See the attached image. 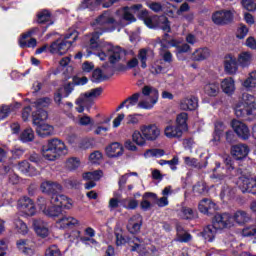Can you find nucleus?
<instances>
[{
	"mask_svg": "<svg viewBox=\"0 0 256 256\" xmlns=\"http://www.w3.org/2000/svg\"><path fill=\"white\" fill-rule=\"evenodd\" d=\"M117 26L118 22L115 21L110 12L106 11L100 15L93 24L94 33L90 38V47L92 49H96L98 46L97 41H99V36L103 35V33H107L108 31H115V27Z\"/></svg>",
	"mask_w": 256,
	"mask_h": 256,
	"instance_id": "1",
	"label": "nucleus"
},
{
	"mask_svg": "<svg viewBox=\"0 0 256 256\" xmlns=\"http://www.w3.org/2000/svg\"><path fill=\"white\" fill-rule=\"evenodd\" d=\"M161 135V130L157 125L150 124V125H143L139 131H134L132 134V139L136 145L143 146L147 141H156Z\"/></svg>",
	"mask_w": 256,
	"mask_h": 256,
	"instance_id": "2",
	"label": "nucleus"
},
{
	"mask_svg": "<svg viewBox=\"0 0 256 256\" xmlns=\"http://www.w3.org/2000/svg\"><path fill=\"white\" fill-rule=\"evenodd\" d=\"M49 114L47 111L41 110L37 113H32V123L36 127V133L39 137H51L55 133V128L49 124L43 123L47 121Z\"/></svg>",
	"mask_w": 256,
	"mask_h": 256,
	"instance_id": "3",
	"label": "nucleus"
},
{
	"mask_svg": "<svg viewBox=\"0 0 256 256\" xmlns=\"http://www.w3.org/2000/svg\"><path fill=\"white\" fill-rule=\"evenodd\" d=\"M77 40V32L72 31L65 35L63 39H58L50 45V53L56 55H65L73 43Z\"/></svg>",
	"mask_w": 256,
	"mask_h": 256,
	"instance_id": "4",
	"label": "nucleus"
},
{
	"mask_svg": "<svg viewBox=\"0 0 256 256\" xmlns=\"http://www.w3.org/2000/svg\"><path fill=\"white\" fill-rule=\"evenodd\" d=\"M142 95L145 99H141L138 103V109L151 110L159 101V90L151 85H145L142 88Z\"/></svg>",
	"mask_w": 256,
	"mask_h": 256,
	"instance_id": "5",
	"label": "nucleus"
},
{
	"mask_svg": "<svg viewBox=\"0 0 256 256\" xmlns=\"http://www.w3.org/2000/svg\"><path fill=\"white\" fill-rule=\"evenodd\" d=\"M160 44L159 55L164 61L171 65L173 63V54L169 51L170 47H178L179 43L177 40L169 39V34H165L162 39H158Z\"/></svg>",
	"mask_w": 256,
	"mask_h": 256,
	"instance_id": "6",
	"label": "nucleus"
},
{
	"mask_svg": "<svg viewBox=\"0 0 256 256\" xmlns=\"http://www.w3.org/2000/svg\"><path fill=\"white\" fill-rule=\"evenodd\" d=\"M144 23L149 29L159 27L165 33H171V24L166 16H146L144 18Z\"/></svg>",
	"mask_w": 256,
	"mask_h": 256,
	"instance_id": "7",
	"label": "nucleus"
},
{
	"mask_svg": "<svg viewBox=\"0 0 256 256\" xmlns=\"http://www.w3.org/2000/svg\"><path fill=\"white\" fill-rule=\"evenodd\" d=\"M235 11L233 10H219L212 14V21L215 25H229L233 21Z\"/></svg>",
	"mask_w": 256,
	"mask_h": 256,
	"instance_id": "8",
	"label": "nucleus"
},
{
	"mask_svg": "<svg viewBox=\"0 0 256 256\" xmlns=\"http://www.w3.org/2000/svg\"><path fill=\"white\" fill-rule=\"evenodd\" d=\"M18 209L24 213L26 217H33L37 213V208H35V203L31 198L24 196L18 201Z\"/></svg>",
	"mask_w": 256,
	"mask_h": 256,
	"instance_id": "9",
	"label": "nucleus"
},
{
	"mask_svg": "<svg viewBox=\"0 0 256 256\" xmlns=\"http://www.w3.org/2000/svg\"><path fill=\"white\" fill-rule=\"evenodd\" d=\"M256 178H251L247 176H240L238 179V187L242 193H252L256 195Z\"/></svg>",
	"mask_w": 256,
	"mask_h": 256,
	"instance_id": "10",
	"label": "nucleus"
},
{
	"mask_svg": "<svg viewBox=\"0 0 256 256\" xmlns=\"http://www.w3.org/2000/svg\"><path fill=\"white\" fill-rule=\"evenodd\" d=\"M213 224L217 229H231L233 227V216L229 213L216 214Z\"/></svg>",
	"mask_w": 256,
	"mask_h": 256,
	"instance_id": "11",
	"label": "nucleus"
},
{
	"mask_svg": "<svg viewBox=\"0 0 256 256\" xmlns=\"http://www.w3.org/2000/svg\"><path fill=\"white\" fill-rule=\"evenodd\" d=\"M231 127L234 129V132L240 139L247 141V139L251 137V131L245 123L239 120H232Z\"/></svg>",
	"mask_w": 256,
	"mask_h": 256,
	"instance_id": "12",
	"label": "nucleus"
},
{
	"mask_svg": "<svg viewBox=\"0 0 256 256\" xmlns=\"http://www.w3.org/2000/svg\"><path fill=\"white\" fill-rule=\"evenodd\" d=\"M106 50H107L109 62L112 65H115V63H119L121 59L125 58V51L121 49V47L119 46L109 45L107 46Z\"/></svg>",
	"mask_w": 256,
	"mask_h": 256,
	"instance_id": "13",
	"label": "nucleus"
},
{
	"mask_svg": "<svg viewBox=\"0 0 256 256\" xmlns=\"http://www.w3.org/2000/svg\"><path fill=\"white\" fill-rule=\"evenodd\" d=\"M224 69L228 75H235L239 71V61L233 54H228L224 58Z\"/></svg>",
	"mask_w": 256,
	"mask_h": 256,
	"instance_id": "14",
	"label": "nucleus"
},
{
	"mask_svg": "<svg viewBox=\"0 0 256 256\" xmlns=\"http://www.w3.org/2000/svg\"><path fill=\"white\" fill-rule=\"evenodd\" d=\"M179 107L182 111H195L199 107V100L195 96H188L180 100Z\"/></svg>",
	"mask_w": 256,
	"mask_h": 256,
	"instance_id": "15",
	"label": "nucleus"
},
{
	"mask_svg": "<svg viewBox=\"0 0 256 256\" xmlns=\"http://www.w3.org/2000/svg\"><path fill=\"white\" fill-rule=\"evenodd\" d=\"M56 225L59 229H73L79 225V221L73 216H62L56 221Z\"/></svg>",
	"mask_w": 256,
	"mask_h": 256,
	"instance_id": "16",
	"label": "nucleus"
},
{
	"mask_svg": "<svg viewBox=\"0 0 256 256\" xmlns=\"http://www.w3.org/2000/svg\"><path fill=\"white\" fill-rule=\"evenodd\" d=\"M234 113L236 117L240 119H247V117L253 115V108H250L245 105V103L239 101L234 105Z\"/></svg>",
	"mask_w": 256,
	"mask_h": 256,
	"instance_id": "17",
	"label": "nucleus"
},
{
	"mask_svg": "<svg viewBox=\"0 0 256 256\" xmlns=\"http://www.w3.org/2000/svg\"><path fill=\"white\" fill-rule=\"evenodd\" d=\"M42 193H46L47 195H57V193H61L63 187L61 184L51 181H45L40 186Z\"/></svg>",
	"mask_w": 256,
	"mask_h": 256,
	"instance_id": "18",
	"label": "nucleus"
},
{
	"mask_svg": "<svg viewBox=\"0 0 256 256\" xmlns=\"http://www.w3.org/2000/svg\"><path fill=\"white\" fill-rule=\"evenodd\" d=\"M231 155L237 161H241L242 159H245L247 155H249V146L245 144L234 145L231 148Z\"/></svg>",
	"mask_w": 256,
	"mask_h": 256,
	"instance_id": "19",
	"label": "nucleus"
},
{
	"mask_svg": "<svg viewBox=\"0 0 256 256\" xmlns=\"http://www.w3.org/2000/svg\"><path fill=\"white\" fill-rule=\"evenodd\" d=\"M33 227L38 237H42V239H45V237H49V227L47 226V223L42 219H34Z\"/></svg>",
	"mask_w": 256,
	"mask_h": 256,
	"instance_id": "20",
	"label": "nucleus"
},
{
	"mask_svg": "<svg viewBox=\"0 0 256 256\" xmlns=\"http://www.w3.org/2000/svg\"><path fill=\"white\" fill-rule=\"evenodd\" d=\"M254 59L255 56L250 51H242L237 56L238 65L242 69H247V67H249L251 63H253Z\"/></svg>",
	"mask_w": 256,
	"mask_h": 256,
	"instance_id": "21",
	"label": "nucleus"
},
{
	"mask_svg": "<svg viewBox=\"0 0 256 256\" xmlns=\"http://www.w3.org/2000/svg\"><path fill=\"white\" fill-rule=\"evenodd\" d=\"M16 245L19 251L25 255H33L35 253V242L33 241L20 239L16 242Z\"/></svg>",
	"mask_w": 256,
	"mask_h": 256,
	"instance_id": "22",
	"label": "nucleus"
},
{
	"mask_svg": "<svg viewBox=\"0 0 256 256\" xmlns=\"http://www.w3.org/2000/svg\"><path fill=\"white\" fill-rule=\"evenodd\" d=\"M18 169L24 175H28L29 177H35L41 173V168H36L35 166L29 164L27 161H22L18 164Z\"/></svg>",
	"mask_w": 256,
	"mask_h": 256,
	"instance_id": "23",
	"label": "nucleus"
},
{
	"mask_svg": "<svg viewBox=\"0 0 256 256\" xmlns=\"http://www.w3.org/2000/svg\"><path fill=\"white\" fill-rule=\"evenodd\" d=\"M47 144L58 154V156L61 157V155H67V146L62 140L53 138L49 140Z\"/></svg>",
	"mask_w": 256,
	"mask_h": 256,
	"instance_id": "24",
	"label": "nucleus"
},
{
	"mask_svg": "<svg viewBox=\"0 0 256 256\" xmlns=\"http://www.w3.org/2000/svg\"><path fill=\"white\" fill-rule=\"evenodd\" d=\"M142 225H143V217H141V215L139 214H136L129 219L127 229L132 234L139 233V231H141Z\"/></svg>",
	"mask_w": 256,
	"mask_h": 256,
	"instance_id": "25",
	"label": "nucleus"
},
{
	"mask_svg": "<svg viewBox=\"0 0 256 256\" xmlns=\"http://www.w3.org/2000/svg\"><path fill=\"white\" fill-rule=\"evenodd\" d=\"M141 97V93L136 92L134 94H132L130 97L126 98L117 108L116 111H121V109H123V107H126V109H129L131 107H135V105H137V107L139 106V99Z\"/></svg>",
	"mask_w": 256,
	"mask_h": 256,
	"instance_id": "26",
	"label": "nucleus"
},
{
	"mask_svg": "<svg viewBox=\"0 0 256 256\" xmlns=\"http://www.w3.org/2000/svg\"><path fill=\"white\" fill-rule=\"evenodd\" d=\"M185 130H183L182 128H180L179 126H173V125H168L165 130H164V135L168 138V139H181V137H183V132Z\"/></svg>",
	"mask_w": 256,
	"mask_h": 256,
	"instance_id": "27",
	"label": "nucleus"
},
{
	"mask_svg": "<svg viewBox=\"0 0 256 256\" xmlns=\"http://www.w3.org/2000/svg\"><path fill=\"white\" fill-rule=\"evenodd\" d=\"M232 219L233 227H235V223H238V225H245V223H249L251 216L243 210H237L232 216Z\"/></svg>",
	"mask_w": 256,
	"mask_h": 256,
	"instance_id": "28",
	"label": "nucleus"
},
{
	"mask_svg": "<svg viewBox=\"0 0 256 256\" xmlns=\"http://www.w3.org/2000/svg\"><path fill=\"white\" fill-rule=\"evenodd\" d=\"M35 30H31V31H28L27 33L23 34L22 37L20 38L19 40V43H20V47L24 48V47H28V48H31V47H37V39L35 38H30L32 33H34ZM29 39V40H27Z\"/></svg>",
	"mask_w": 256,
	"mask_h": 256,
	"instance_id": "29",
	"label": "nucleus"
},
{
	"mask_svg": "<svg viewBox=\"0 0 256 256\" xmlns=\"http://www.w3.org/2000/svg\"><path fill=\"white\" fill-rule=\"evenodd\" d=\"M221 89L226 95L235 93V80L232 77L225 78L221 81Z\"/></svg>",
	"mask_w": 256,
	"mask_h": 256,
	"instance_id": "30",
	"label": "nucleus"
},
{
	"mask_svg": "<svg viewBox=\"0 0 256 256\" xmlns=\"http://www.w3.org/2000/svg\"><path fill=\"white\" fill-rule=\"evenodd\" d=\"M176 241L179 243H189L191 239H193V236L187 230L183 228L181 225L176 226Z\"/></svg>",
	"mask_w": 256,
	"mask_h": 256,
	"instance_id": "31",
	"label": "nucleus"
},
{
	"mask_svg": "<svg viewBox=\"0 0 256 256\" xmlns=\"http://www.w3.org/2000/svg\"><path fill=\"white\" fill-rule=\"evenodd\" d=\"M106 155L108 157H121L123 155V146L118 142H114L106 147Z\"/></svg>",
	"mask_w": 256,
	"mask_h": 256,
	"instance_id": "32",
	"label": "nucleus"
},
{
	"mask_svg": "<svg viewBox=\"0 0 256 256\" xmlns=\"http://www.w3.org/2000/svg\"><path fill=\"white\" fill-rule=\"evenodd\" d=\"M151 55L153 57V50L149 48H142L138 51V60H140V67L142 69H147V59Z\"/></svg>",
	"mask_w": 256,
	"mask_h": 256,
	"instance_id": "33",
	"label": "nucleus"
},
{
	"mask_svg": "<svg viewBox=\"0 0 256 256\" xmlns=\"http://www.w3.org/2000/svg\"><path fill=\"white\" fill-rule=\"evenodd\" d=\"M198 209L200 213H204V215H207L209 211H215L216 208L215 203H213V201H211L208 198H204L200 201Z\"/></svg>",
	"mask_w": 256,
	"mask_h": 256,
	"instance_id": "34",
	"label": "nucleus"
},
{
	"mask_svg": "<svg viewBox=\"0 0 256 256\" xmlns=\"http://www.w3.org/2000/svg\"><path fill=\"white\" fill-rule=\"evenodd\" d=\"M204 93L208 95V97H217V95H219V82L212 81L207 83L204 86Z\"/></svg>",
	"mask_w": 256,
	"mask_h": 256,
	"instance_id": "35",
	"label": "nucleus"
},
{
	"mask_svg": "<svg viewBox=\"0 0 256 256\" xmlns=\"http://www.w3.org/2000/svg\"><path fill=\"white\" fill-rule=\"evenodd\" d=\"M211 56V50L209 48H199L192 54L193 61H205Z\"/></svg>",
	"mask_w": 256,
	"mask_h": 256,
	"instance_id": "36",
	"label": "nucleus"
},
{
	"mask_svg": "<svg viewBox=\"0 0 256 256\" xmlns=\"http://www.w3.org/2000/svg\"><path fill=\"white\" fill-rule=\"evenodd\" d=\"M101 93H103V88L98 87L82 94V96L90 105H93V99L100 97Z\"/></svg>",
	"mask_w": 256,
	"mask_h": 256,
	"instance_id": "37",
	"label": "nucleus"
},
{
	"mask_svg": "<svg viewBox=\"0 0 256 256\" xmlns=\"http://www.w3.org/2000/svg\"><path fill=\"white\" fill-rule=\"evenodd\" d=\"M219 229L216 228L215 224L212 225H208L204 228L203 232H202V237H204V239L206 241H213V239H215V235H217V231Z\"/></svg>",
	"mask_w": 256,
	"mask_h": 256,
	"instance_id": "38",
	"label": "nucleus"
},
{
	"mask_svg": "<svg viewBox=\"0 0 256 256\" xmlns=\"http://www.w3.org/2000/svg\"><path fill=\"white\" fill-rule=\"evenodd\" d=\"M42 156L47 161H57V159L61 157L58 153L54 152L48 144L42 147Z\"/></svg>",
	"mask_w": 256,
	"mask_h": 256,
	"instance_id": "39",
	"label": "nucleus"
},
{
	"mask_svg": "<svg viewBox=\"0 0 256 256\" xmlns=\"http://www.w3.org/2000/svg\"><path fill=\"white\" fill-rule=\"evenodd\" d=\"M120 203L124 209H128L129 211H133L139 207V200L133 197L122 199Z\"/></svg>",
	"mask_w": 256,
	"mask_h": 256,
	"instance_id": "40",
	"label": "nucleus"
},
{
	"mask_svg": "<svg viewBox=\"0 0 256 256\" xmlns=\"http://www.w3.org/2000/svg\"><path fill=\"white\" fill-rule=\"evenodd\" d=\"M157 199V194L153 192H146L142 196V201L140 203V207L143 211H149L151 209V202H149L147 199Z\"/></svg>",
	"mask_w": 256,
	"mask_h": 256,
	"instance_id": "41",
	"label": "nucleus"
},
{
	"mask_svg": "<svg viewBox=\"0 0 256 256\" xmlns=\"http://www.w3.org/2000/svg\"><path fill=\"white\" fill-rule=\"evenodd\" d=\"M41 211H43L44 215H46L47 217H59V215H61L62 213V209L59 206H50V207H43L40 206Z\"/></svg>",
	"mask_w": 256,
	"mask_h": 256,
	"instance_id": "42",
	"label": "nucleus"
},
{
	"mask_svg": "<svg viewBox=\"0 0 256 256\" xmlns=\"http://www.w3.org/2000/svg\"><path fill=\"white\" fill-rule=\"evenodd\" d=\"M189 119V114L186 112H181L176 117V126L182 129L183 131H187V120Z\"/></svg>",
	"mask_w": 256,
	"mask_h": 256,
	"instance_id": "43",
	"label": "nucleus"
},
{
	"mask_svg": "<svg viewBox=\"0 0 256 256\" xmlns=\"http://www.w3.org/2000/svg\"><path fill=\"white\" fill-rule=\"evenodd\" d=\"M50 105H51V98L49 97L39 98L34 102V107L35 109H37V111L33 113H39V111H43V108L49 107Z\"/></svg>",
	"mask_w": 256,
	"mask_h": 256,
	"instance_id": "44",
	"label": "nucleus"
},
{
	"mask_svg": "<svg viewBox=\"0 0 256 256\" xmlns=\"http://www.w3.org/2000/svg\"><path fill=\"white\" fill-rule=\"evenodd\" d=\"M135 21V16L129 12V7L124 9V14L122 16V21L117 22L118 26L125 27V25H129V23H133Z\"/></svg>",
	"mask_w": 256,
	"mask_h": 256,
	"instance_id": "45",
	"label": "nucleus"
},
{
	"mask_svg": "<svg viewBox=\"0 0 256 256\" xmlns=\"http://www.w3.org/2000/svg\"><path fill=\"white\" fill-rule=\"evenodd\" d=\"M240 103H244V105L250 107V109L252 110L256 109V98L249 93H244L242 95V100L240 101Z\"/></svg>",
	"mask_w": 256,
	"mask_h": 256,
	"instance_id": "46",
	"label": "nucleus"
},
{
	"mask_svg": "<svg viewBox=\"0 0 256 256\" xmlns=\"http://www.w3.org/2000/svg\"><path fill=\"white\" fill-rule=\"evenodd\" d=\"M84 181H99L103 177V171L96 170L93 172H86L82 175Z\"/></svg>",
	"mask_w": 256,
	"mask_h": 256,
	"instance_id": "47",
	"label": "nucleus"
},
{
	"mask_svg": "<svg viewBox=\"0 0 256 256\" xmlns=\"http://www.w3.org/2000/svg\"><path fill=\"white\" fill-rule=\"evenodd\" d=\"M184 163L187 167H193L194 169H203V167H207V163L203 165L197 158H191L189 156L184 157Z\"/></svg>",
	"mask_w": 256,
	"mask_h": 256,
	"instance_id": "48",
	"label": "nucleus"
},
{
	"mask_svg": "<svg viewBox=\"0 0 256 256\" xmlns=\"http://www.w3.org/2000/svg\"><path fill=\"white\" fill-rule=\"evenodd\" d=\"M14 227L20 235H27L29 233V228L27 227V224L23 222V220L17 218L14 220Z\"/></svg>",
	"mask_w": 256,
	"mask_h": 256,
	"instance_id": "49",
	"label": "nucleus"
},
{
	"mask_svg": "<svg viewBox=\"0 0 256 256\" xmlns=\"http://www.w3.org/2000/svg\"><path fill=\"white\" fill-rule=\"evenodd\" d=\"M35 139V133L33 132V129L27 128L20 134V141L22 143H29Z\"/></svg>",
	"mask_w": 256,
	"mask_h": 256,
	"instance_id": "50",
	"label": "nucleus"
},
{
	"mask_svg": "<svg viewBox=\"0 0 256 256\" xmlns=\"http://www.w3.org/2000/svg\"><path fill=\"white\" fill-rule=\"evenodd\" d=\"M76 105H78V107H76L78 113H83L85 107L86 109L91 107V104L82 95L76 100Z\"/></svg>",
	"mask_w": 256,
	"mask_h": 256,
	"instance_id": "51",
	"label": "nucleus"
},
{
	"mask_svg": "<svg viewBox=\"0 0 256 256\" xmlns=\"http://www.w3.org/2000/svg\"><path fill=\"white\" fill-rule=\"evenodd\" d=\"M135 67H139V59L137 57H133L128 60L126 66H119L117 68L118 71H127V69H135Z\"/></svg>",
	"mask_w": 256,
	"mask_h": 256,
	"instance_id": "52",
	"label": "nucleus"
},
{
	"mask_svg": "<svg viewBox=\"0 0 256 256\" xmlns=\"http://www.w3.org/2000/svg\"><path fill=\"white\" fill-rule=\"evenodd\" d=\"M225 131V124L221 121H217L215 123V130H214V141H219L221 139V135H223V132Z\"/></svg>",
	"mask_w": 256,
	"mask_h": 256,
	"instance_id": "53",
	"label": "nucleus"
},
{
	"mask_svg": "<svg viewBox=\"0 0 256 256\" xmlns=\"http://www.w3.org/2000/svg\"><path fill=\"white\" fill-rule=\"evenodd\" d=\"M51 21V13L48 10H42L37 15V23H49Z\"/></svg>",
	"mask_w": 256,
	"mask_h": 256,
	"instance_id": "54",
	"label": "nucleus"
},
{
	"mask_svg": "<svg viewBox=\"0 0 256 256\" xmlns=\"http://www.w3.org/2000/svg\"><path fill=\"white\" fill-rule=\"evenodd\" d=\"M235 195V188L229 186H224L221 190L220 197L221 199H231Z\"/></svg>",
	"mask_w": 256,
	"mask_h": 256,
	"instance_id": "55",
	"label": "nucleus"
},
{
	"mask_svg": "<svg viewBox=\"0 0 256 256\" xmlns=\"http://www.w3.org/2000/svg\"><path fill=\"white\" fill-rule=\"evenodd\" d=\"M180 217L186 220L195 219V212L189 207H182Z\"/></svg>",
	"mask_w": 256,
	"mask_h": 256,
	"instance_id": "56",
	"label": "nucleus"
},
{
	"mask_svg": "<svg viewBox=\"0 0 256 256\" xmlns=\"http://www.w3.org/2000/svg\"><path fill=\"white\" fill-rule=\"evenodd\" d=\"M80 165H81V160H79V158H69L66 161V167L70 171H75V169H79Z\"/></svg>",
	"mask_w": 256,
	"mask_h": 256,
	"instance_id": "57",
	"label": "nucleus"
},
{
	"mask_svg": "<svg viewBox=\"0 0 256 256\" xmlns=\"http://www.w3.org/2000/svg\"><path fill=\"white\" fill-rule=\"evenodd\" d=\"M90 163L99 165L101 161H103V153L101 151H94L93 153L90 154L89 156Z\"/></svg>",
	"mask_w": 256,
	"mask_h": 256,
	"instance_id": "58",
	"label": "nucleus"
},
{
	"mask_svg": "<svg viewBox=\"0 0 256 256\" xmlns=\"http://www.w3.org/2000/svg\"><path fill=\"white\" fill-rule=\"evenodd\" d=\"M165 151L163 149H150L144 153V157H163Z\"/></svg>",
	"mask_w": 256,
	"mask_h": 256,
	"instance_id": "59",
	"label": "nucleus"
},
{
	"mask_svg": "<svg viewBox=\"0 0 256 256\" xmlns=\"http://www.w3.org/2000/svg\"><path fill=\"white\" fill-rule=\"evenodd\" d=\"M60 203V209H73V200L65 195H62Z\"/></svg>",
	"mask_w": 256,
	"mask_h": 256,
	"instance_id": "60",
	"label": "nucleus"
},
{
	"mask_svg": "<svg viewBox=\"0 0 256 256\" xmlns=\"http://www.w3.org/2000/svg\"><path fill=\"white\" fill-rule=\"evenodd\" d=\"M163 71H165V68L159 64V61L152 63L150 66V73L152 75H161Z\"/></svg>",
	"mask_w": 256,
	"mask_h": 256,
	"instance_id": "61",
	"label": "nucleus"
},
{
	"mask_svg": "<svg viewBox=\"0 0 256 256\" xmlns=\"http://www.w3.org/2000/svg\"><path fill=\"white\" fill-rule=\"evenodd\" d=\"M247 33H249V28L243 24H240L236 31V37L237 39H245V37H247Z\"/></svg>",
	"mask_w": 256,
	"mask_h": 256,
	"instance_id": "62",
	"label": "nucleus"
},
{
	"mask_svg": "<svg viewBox=\"0 0 256 256\" xmlns=\"http://www.w3.org/2000/svg\"><path fill=\"white\" fill-rule=\"evenodd\" d=\"M45 256H61V250L57 245H52L46 250Z\"/></svg>",
	"mask_w": 256,
	"mask_h": 256,
	"instance_id": "63",
	"label": "nucleus"
},
{
	"mask_svg": "<svg viewBox=\"0 0 256 256\" xmlns=\"http://www.w3.org/2000/svg\"><path fill=\"white\" fill-rule=\"evenodd\" d=\"M243 237H256V227L255 226H249L245 227L242 230Z\"/></svg>",
	"mask_w": 256,
	"mask_h": 256,
	"instance_id": "64",
	"label": "nucleus"
}]
</instances>
